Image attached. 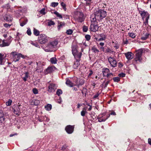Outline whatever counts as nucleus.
Segmentation results:
<instances>
[{
	"mask_svg": "<svg viewBox=\"0 0 151 151\" xmlns=\"http://www.w3.org/2000/svg\"><path fill=\"white\" fill-rule=\"evenodd\" d=\"M107 15V12L104 9H100L94 12L91 16V22H94L96 20L100 21L103 19Z\"/></svg>",
	"mask_w": 151,
	"mask_h": 151,
	"instance_id": "nucleus-1",
	"label": "nucleus"
},
{
	"mask_svg": "<svg viewBox=\"0 0 151 151\" xmlns=\"http://www.w3.org/2000/svg\"><path fill=\"white\" fill-rule=\"evenodd\" d=\"M58 44L57 40H54L49 42L45 47V51L47 52H52L54 51V48Z\"/></svg>",
	"mask_w": 151,
	"mask_h": 151,
	"instance_id": "nucleus-2",
	"label": "nucleus"
},
{
	"mask_svg": "<svg viewBox=\"0 0 151 151\" xmlns=\"http://www.w3.org/2000/svg\"><path fill=\"white\" fill-rule=\"evenodd\" d=\"M139 13L142 19L144 20V18H146L145 21L144 22V24L145 25H148V20L150 18V14L147 12L145 11H139Z\"/></svg>",
	"mask_w": 151,
	"mask_h": 151,
	"instance_id": "nucleus-3",
	"label": "nucleus"
},
{
	"mask_svg": "<svg viewBox=\"0 0 151 151\" xmlns=\"http://www.w3.org/2000/svg\"><path fill=\"white\" fill-rule=\"evenodd\" d=\"M143 50L140 49L136 51V57L133 60V62L134 63L136 62L137 63V61L141 63L142 60V53Z\"/></svg>",
	"mask_w": 151,
	"mask_h": 151,
	"instance_id": "nucleus-4",
	"label": "nucleus"
},
{
	"mask_svg": "<svg viewBox=\"0 0 151 151\" xmlns=\"http://www.w3.org/2000/svg\"><path fill=\"white\" fill-rule=\"evenodd\" d=\"M11 54L12 55V58L15 62L19 61L21 57L23 58H25L24 55L21 53H18L16 52H12Z\"/></svg>",
	"mask_w": 151,
	"mask_h": 151,
	"instance_id": "nucleus-5",
	"label": "nucleus"
},
{
	"mask_svg": "<svg viewBox=\"0 0 151 151\" xmlns=\"http://www.w3.org/2000/svg\"><path fill=\"white\" fill-rule=\"evenodd\" d=\"M48 37L45 34H41L38 37V41L41 44H43L46 43L48 41Z\"/></svg>",
	"mask_w": 151,
	"mask_h": 151,
	"instance_id": "nucleus-6",
	"label": "nucleus"
},
{
	"mask_svg": "<svg viewBox=\"0 0 151 151\" xmlns=\"http://www.w3.org/2000/svg\"><path fill=\"white\" fill-rule=\"evenodd\" d=\"M110 116V114L109 116L105 113L100 114L98 117V121L99 122L105 121Z\"/></svg>",
	"mask_w": 151,
	"mask_h": 151,
	"instance_id": "nucleus-7",
	"label": "nucleus"
},
{
	"mask_svg": "<svg viewBox=\"0 0 151 151\" xmlns=\"http://www.w3.org/2000/svg\"><path fill=\"white\" fill-rule=\"evenodd\" d=\"M76 19L79 22H83L85 19L83 13L81 12H77Z\"/></svg>",
	"mask_w": 151,
	"mask_h": 151,
	"instance_id": "nucleus-8",
	"label": "nucleus"
},
{
	"mask_svg": "<svg viewBox=\"0 0 151 151\" xmlns=\"http://www.w3.org/2000/svg\"><path fill=\"white\" fill-rule=\"evenodd\" d=\"M57 87L55 84L53 83H50L48 86V89L47 91L49 93H52L55 91L57 89Z\"/></svg>",
	"mask_w": 151,
	"mask_h": 151,
	"instance_id": "nucleus-9",
	"label": "nucleus"
},
{
	"mask_svg": "<svg viewBox=\"0 0 151 151\" xmlns=\"http://www.w3.org/2000/svg\"><path fill=\"white\" fill-rule=\"evenodd\" d=\"M108 60L112 67L114 68L117 66L116 61L114 57H110L108 58Z\"/></svg>",
	"mask_w": 151,
	"mask_h": 151,
	"instance_id": "nucleus-10",
	"label": "nucleus"
},
{
	"mask_svg": "<svg viewBox=\"0 0 151 151\" xmlns=\"http://www.w3.org/2000/svg\"><path fill=\"white\" fill-rule=\"evenodd\" d=\"M74 126L68 125L66 126L65 128V130L68 134H72L74 131Z\"/></svg>",
	"mask_w": 151,
	"mask_h": 151,
	"instance_id": "nucleus-11",
	"label": "nucleus"
},
{
	"mask_svg": "<svg viewBox=\"0 0 151 151\" xmlns=\"http://www.w3.org/2000/svg\"><path fill=\"white\" fill-rule=\"evenodd\" d=\"M66 80L65 83L68 86L71 87L76 86V84L73 83L70 79L67 78Z\"/></svg>",
	"mask_w": 151,
	"mask_h": 151,
	"instance_id": "nucleus-12",
	"label": "nucleus"
},
{
	"mask_svg": "<svg viewBox=\"0 0 151 151\" xmlns=\"http://www.w3.org/2000/svg\"><path fill=\"white\" fill-rule=\"evenodd\" d=\"M99 27L97 24H92L90 26L91 30L93 32H96L98 29Z\"/></svg>",
	"mask_w": 151,
	"mask_h": 151,
	"instance_id": "nucleus-13",
	"label": "nucleus"
},
{
	"mask_svg": "<svg viewBox=\"0 0 151 151\" xmlns=\"http://www.w3.org/2000/svg\"><path fill=\"white\" fill-rule=\"evenodd\" d=\"M124 54L128 60H131L133 58V54L131 52L125 53Z\"/></svg>",
	"mask_w": 151,
	"mask_h": 151,
	"instance_id": "nucleus-14",
	"label": "nucleus"
},
{
	"mask_svg": "<svg viewBox=\"0 0 151 151\" xmlns=\"http://www.w3.org/2000/svg\"><path fill=\"white\" fill-rule=\"evenodd\" d=\"M110 70L109 69L106 68H104L102 69V72L104 76H106L109 73Z\"/></svg>",
	"mask_w": 151,
	"mask_h": 151,
	"instance_id": "nucleus-15",
	"label": "nucleus"
},
{
	"mask_svg": "<svg viewBox=\"0 0 151 151\" xmlns=\"http://www.w3.org/2000/svg\"><path fill=\"white\" fill-rule=\"evenodd\" d=\"M13 112L14 114L18 116L19 115L20 113L19 106H17L15 109H14Z\"/></svg>",
	"mask_w": 151,
	"mask_h": 151,
	"instance_id": "nucleus-16",
	"label": "nucleus"
},
{
	"mask_svg": "<svg viewBox=\"0 0 151 151\" xmlns=\"http://www.w3.org/2000/svg\"><path fill=\"white\" fill-rule=\"evenodd\" d=\"M9 45V42H8L6 40H3L2 43L0 44V47H4L5 46H7Z\"/></svg>",
	"mask_w": 151,
	"mask_h": 151,
	"instance_id": "nucleus-17",
	"label": "nucleus"
},
{
	"mask_svg": "<svg viewBox=\"0 0 151 151\" xmlns=\"http://www.w3.org/2000/svg\"><path fill=\"white\" fill-rule=\"evenodd\" d=\"M5 20L7 22H11L12 20V18L9 14H6L4 17Z\"/></svg>",
	"mask_w": 151,
	"mask_h": 151,
	"instance_id": "nucleus-18",
	"label": "nucleus"
},
{
	"mask_svg": "<svg viewBox=\"0 0 151 151\" xmlns=\"http://www.w3.org/2000/svg\"><path fill=\"white\" fill-rule=\"evenodd\" d=\"M82 53L81 52H77L76 53V54H74L73 55L75 57V58L76 59H78L79 60H80V58H81Z\"/></svg>",
	"mask_w": 151,
	"mask_h": 151,
	"instance_id": "nucleus-19",
	"label": "nucleus"
},
{
	"mask_svg": "<svg viewBox=\"0 0 151 151\" xmlns=\"http://www.w3.org/2000/svg\"><path fill=\"white\" fill-rule=\"evenodd\" d=\"M72 52L73 55L76 54V53L78 52L77 50V46L76 45H72Z\"/></svg>",
	"mask_w": 151,
	"mask_h": 151,
	"instance_id": "nucleus-20",
	"label": "nucleus"
},
{
	"mask_svg": "<svg viewBox=\"0 0 151 151\" xmlns=\"http://www.w3.org/2000/svg\"><path fill=\"white\" fill-rule=\"evenodd\" d=\"M53 68L52 67H48L46 70L45 73L47 74L49 73H52L53 70Z\"/></svg>",
	"mask_w": 151,
	"mask_h": 151,
	"instance_id": "nucleus-21",
	"label": "nucleus"
},
{
	"mask_svg": "<svg viewBox=\"0 0 151 151\" xmlns=\"http://www.w3.org/2000/svg\"><path fill=\"white\" fill-rule=\"evenodd\" d=\"M4 115L2 110H0V121L2 122L4 120Z\"/></svg>",
	"mask_w": 151,
	"mask_h": 151,
	"instance_id": "nucleus-22",
	"label": "nucleus"
},
{
	"mask_svg": "<svg viewBox=\"0 0 151 151\" xmlns=\"http://www.w3.org/2000/svg\"><path fill=\"white\" fill-rule=\"evenodd\" d=\"M80 61L78 59H76V60L75 62L73 65V67L74 69L77 68L80 65Z\"/></svg>",
	"mask_w": 151,
	"mask_h": 151,
	"instance_id": "nucleus-23",
	"label": "nucleus"
},
{
	"mask_svg": "<svg viewBox=\"0 0 151 151\" xmlns=\"http://www.w3.org/2000/svg\"><path fill=\"white\" fill-rule=\"evenodd\" d=\"M84 80L83 79H81L79 81V83L78 84L77 83H76V86L78 87H79L80 86H81L83 85L84 83Z\"/></svg>",
	"mask_w": 151,
	"mask_h": 151,
	"instance_id": "nucleus-24",
	"label": "nucleus"
},
{
	"mask_svg": "<svg viewBox=\"0 0 151 151\" xmlns=\"http://www.w3.org/2000/svg\"><path fill=\"white\" fill-rule=\"evenodd\" d=\"M65 25V23L64 22H60L58 23V30L62 28Z\"/></svg>",
	"mask_w": 151,
	"mask_h": 151,
	"instance_id": "nucleus-25",
	"label": "nucleus"
},
{
	"mask_svg": "<svg viewBox=\"0 0 151 151\" xmlns=\"http://www.w3.org/2000/svg\"><path fill=\"white\" fill-rule=\"evenodd\" d=\"M50 61L52 64H55L57 63V60L55 58L53 57L50 58Z\"/></svg>",
	"mask_w": 151,
	"mask_h": 151,
	"instance_id": "nucleus-26",
	"label": "nucleus"
},
{
	"mask_svg": "<svg viewBox=\"0 0 151 151\" xmlns=\"http://www.w3.org/2000/svg\"><path fill=\"white\" fill-rule=\"evenodd\" d=\"M33 33L35 36H37L39 35L40 32L37 29L34 28L33 29Z\"/></svg>",
	"mask_w": 151,
	"mask_h": 151,
	"instance_id": "nucleus-27",
	"label": "nucleus"
},
{
	"mask_svg": "<svg viewBox=\"0 0 151 151\" xmlns=\"http://www.w3.org/2000/svg\"><path fill=\"white\" fill-rule=\"evenodd\" d=\"M111 81V80H108L105 83L104 81L102 84V85L104 88H105L107 86L108 84Z\"/></svg>",
	"mask_w": 151,
	"mask_h": 151,
	"instance_id": "nucleus-28",
	"label": "nucleus"
},
{
	"mask_svg": "<svg viewBox=\"0 0 151 151\" xmlns=\"http://www.w3.org/2000/svg\"><path fill=\"white\" fill-rule=\"evenodd\" d=\"M45 108L46 110L50 111L52 109V105L50 104H48L45 106Z\"/></svg>",
	"mask_w": 151,
	"mask_h": 151,
	"instance_id": "nucleus-29",
	"label": "nucleus"
},
{
	"mask_svg": "<svg viewBox=\"0 0 151 151\" xmlns=\"http://www.w3.org/2000/svg\"><path fill=\"white\" fill-rule=\"evenodd\" d=\"M29 73L28 72H26L25 73V76L22 78L23 80L25 82L27 80V79L29 77Z\"/></svg>",
	"mask_w": 151,
	"mask_h": 151,
	"instance_id": "nucleus-30",
	"label": "nucleus"
},
{
	"mask_svg": "<svg viewBox=\"0 0 151 151\" xmlns=\"http://www.w3.org/2000/svg\"><path fill=\"white\" fill-rule=\"evenodd\" d=\"M113 74L112 73H109L106 76L108 78V80H111V81L112 79Z\"/></svg>",
	"mask_w": 151,
	"mask_h": 151,
	"instance_id": "nucleus-31",
	"label": "nucleus"
},
{
	"mask_svg": "<svg viewBox=\"0 0 151 151\" xmlns=\"http://www.w3.org/2000/svg\"><path fill=\"white\" fill-rule=\"evenodd\" d=\"M81 92L83 95L86 96L87 93V89L86 88H83L81 90Z\"/></svg>",
	"mask_w": 151,
	"mask_h": 151,
	"instance_id": "nucleus-32",
	"label": "nucleus"
},
{
	"mask_svg": "<svg viewBox=\"0 0 151 151\" xmlns=\"http://www.w3.org/2000/svg\"><path fill=\"white\" fill-rule=\"evenodd\" d=\"M149 35V34L148 33H146L144 36H143L141 37V39L142 40H145L148 38Z\"/></svg>",
	"mask_w": 151,
	"mask_h": 151,
	"instance_id": "nucleus-33",
	"label": "nucleus"
},
{
	"mask_svg": "<svg viewBox=\"0 0 151 151\" xmlns=\"http://www.w3.org/2000/svg\"><path fill=\"white\" fill-rule=\"evenodd\" d=\"M92 50L93 52L95 53H98L99 52V50L95 47H92Z\"/></svg>",
	"mask_w": 151,
	"mask_h": 151,
	"instance_id": "nucleus-34",
	"label": "nucleus"
},
{
	"mask_svg": "<svg viewBox=\"0 0 151 151\" xmlns=\"http://www.w3.org/2000/svg\"><path fill=\"white\" fill-rule=\"evenodd\" d=\"M63 93L62 90L60 89H58L56 91V94L58 96H60Z\"/></svg>",
	"mask_w": 151,
	"mask_h": 151,
	"instance_id": "nucleus-35",
	"label": "nucleus"
},
{
	"mask_svg": "<svg viewBox=\"0 0 151 151\" xmlns=\"http://www.w3.org/2000/svg\"><path fill=\"white\" fill-rule=\"evenodd\" d=\"M61 6L62 7V8L65 11H66V4L64 3L63 2H62L61 3Z\"/></svg>",
	"mask_w": 151,
	"mask_h": 151,
	"instance_id": "nucleus-36",
	"label": "nucleus"
},
{
	"mask_svg": "<svg viewBox=\"0 0 151 151\" xmlns=\"http://www.w3.org/2000/svg\"><path fill=\"white\" fill-rule=\"evenodd\" d=\"M114 81L115 82H119L120 81V79L118 77H115L113 78Z\"/></svg>",
	"mask_w": 151,
	"mask_h": 151,
	"instance_id": "nucleus-37",
	"label": "nucleus"
},
{
	"mask_svg": "<svg viewBox=\"0 0 151 151\" xmlns=\"http://www.w3.org/2000/svg\"><path fill=\"white\" fill-rule=\"evenodd\" d=\"M54 14H55L57 17L61 19L63 17L61 15L59 14L58 12H54Z\"/></svg>",
	"mask_w": 151,
	"mask_h": 151,
	"instance_id": "nucleus-38",
	"label": "nucleus"
},
{
	"mask_svg": "<svg viewBox=\"0 0 151 151\" xmlns=\"http://www.w3.org/2000/svg\"><path fill=\"white\" fill-rule=\"evenodd\" d=\"M73 33V31L71 29H69L66 31V33L68 35H71Z\"/></svg>",
	"mask_w": 151,
	"mask_h": 151,
	"instance_id": "nucleus-39",
	"label": "nucleus"
},
{
	"mask_svg": "<svg viewBox=\"0 0 151 151\" xmlns=\"http://www.w3.org/2000/svg\"><path fill=\"white\" fill-rule=\"evenodd\" d=\"M58 4V2H52L51 4V6H52L55 7H56Z\"/></svg>",
	"mask_w": 151,
	"mask_h": 151,
	"instance_id": "nucleus-40",
	"label": "nucleus"
},
{
	"mask_svg": "<svg viewBox=\"0 0 151 151\" xmlns=\"http://www.w3.org/2000/svg\"><path fill=\"white\" fill-rule=\"evenodd\" d=\"M27 21V19H25L24 21L20 23V26L22 27L24 26L26 24Z\"/></svg>",
	"mask_w": 151,
	"mask_h": 151,
	"instance_id": "nucleus-41",
	"label": "nucleus"
},
{
	"mask_svg": "<svg viewBox=\"0 0 151 151\" xmlns=\"http://www.w3.org/2000/svg\"><path fill=\"white\" fill-rule=\"evenodd\" d=\"M128 35L130 37L133 38H134L136 37L135 34L134 33H129Z\"/></svg>",
	"mask_w": 151,
	"mask_h": 151,
	"instance_id": "nucleus-42",
	"label": "nucleus"
},
{
	"mask_svg": "<svg viewBox=\"0 0 151 151\" xmlns=\"http://www.w3.org/2000/svg\"><path fill=\"white\" fill-rule=\"evenodd\" d=\"M12 102V100L11 99H9L8 101L6 102V105L7 106H10L11 105Z\"/></svg>",
	"mask_w": 151,
	"mask_h": 151,
	"instance_id": "nucleus-43",
	"label": "nucleus"
},
{
	"mask_svg": "<svg viewBox=\"0 0 151 151\" xmlns=\"http://www.w3.org/2000/svg\"><path fill=\"white\" fill-rule=\"evenodd\" d=\"M30 43L31 44H32L34 46H35L36 47L40 48L39 45L37 43V42L34 43L32 41H31Z\"/></svg>",
	"mask_w": 151,
	"mask_h": 151,
	"instance_id": "nucleus-44",
	"label": "nucleus"
},
{
	"mask_svg": "<svg viewBox=\"0 0 151 151\" xmlns=\"http://www.w3.org/2000/svg\"><path fill=\"white\" fill-rule=\"evenodd\" d=\"M48 25L49 26H51L52 25H54L55 24V23L54 22L52 21V20H48Z\"/></svg>",
	"mask_w": 151,
	"mask_h": 151,
	"instance_id": "nucleus-45",
	"label": "nucleus"
},
{
	"mask_svg": "<svg viewBox=\"0 0 151 151\" xmlns=\"http://www.w3.org/2000/svg\"><path fill=\"white\" fill-rule=\"evenodd\" d=\"M88 30V27L87 26H83V32H86Z\"/></svg>",
	"mask_w": 151,
	"mask_h": 151,
	"instance_id": "nucleus-46",
	"label": "nucleus"
},
{
	"mask_svg": "<svg viewBox=\"0 0 151 151\" xmlns=\"http://www.w3.org/2000/svg\"><path fill=\"white\" fill-rule=\"evenodd\" d=\"M85 37L86 40L87 41H88L90 40L91 39V36L89 35H85Z\"/></svg>",
	"mask_w": 151,
	"mask_h": 151,
	"instance_id": "nucleus-47",
	"label": "nucleus"
},
{
	"mask_svg": "<svg viewBox=\"0 0 151 151\" xmlns=\"http://www.w3.org/2000/svg\"><path fill=\"white\" fill-rule=\"evenodd\" d=\"M6 40V42L7 41L8 42H9L10 44L12 41V37L10 36Z\"/></svg>",
	"mask_w": 151,
	"mask_h": 151,
	"instance_id": "nucleus-48",
	"label": "nucleus"
},
{
	"mask_svg": "<svg viewBox=\"0 0 151 151\" xmlns=\"http://www.w3.org/2000/svg\"><path fill=\"white\" fill-rule=\"evenodd\" d=\"M33 93L35 94H37L38 93V91L37 89L36 88H33L32 89Z\"/></svg>",
	"mask_w": 151,
	"mask_h": 151,
	"instance_id": "nucleus-49",
	"label": "nucleus"
},
{
	"mask_svg": "<svg viewBox=\"0 0 151 151\" xmlns=\"http://www.w3.org/2000/svg\"><path fill=\"white\" fill-rule=\"evenodd\" d=\"M111 52H112V51L110 50V49L109 48H108L107 49H106L105 52L108 53L109 52L111 53Z\"/></svg>",
	"mask_w": 151,
	"mask_h": 151,
	"instance_id": "nucleus-50",
	"label": "nucleus"
},
{
	"mask_svg": "<svg viewBox=\"0 0 151 151\" xmlns=\"http://www.w3.org/2000/svg\"><path fill=\"white\" fill-rule=\"evenodd\" d=\"M40 12L41 14H45V9L44 8H43L40 11Z\"/></svg>",
	"mask_w": 151,
	"mask_h": 151,
	"instance_id": "nucleus-51",
	"label": "nucleus"
},
{
	"mask_svg": "<svg viewBox=\"0 0 151 151\" xmlns=\"http://www.w3.org/2000/svg\"><path fill=\"white\" fill-rule=\"evenodd\" d=\"M27 33L29 35H30L31 34V29L30 28H29L27 29Z\"/></svg>",
	"mask_w": 151,
	"mask_h": 151,
	"instance_id": "nucleus-52",
	"label": "nucleus"
},
{
	"mask_svg": "<svg viewBox=\"0 0 151 151\" xmlns=\"http://www.w3.org/2000/svg\"><path fill=\"white\" fill-rule=\"evenodd\" d=\"M118 76L120 77H124L125 76V74L124 73H122L119 74Z\"/></svg>",
	"mask_w": 151,
	"mask_h": 151,
	"instance_id": "nucleus-53",
	"label": "nucleus"
},
{
	"mask_svg": "<svg viewBox=\"0 0 151 151\" xmlns=\"http://www.w3.org/2000/svg\"><path fill=\"white\" fill-rule=\"evenodd\" d=\"M11 26V24H9L7 23H5L4 24V26L6 28L10 27Z\"/></svg>",
	"mask_w": 151,
	"mask_h": 151,
	"instance_id": "nucleus-54",
	"label": "nucleus"
},
{
	"mask_svg": "<svg viewBox=\"0 0 151 151\" xmlns=\"http://www.w3.org/2000/svg\"><path fill=\"white\" fill-rule=\"evenodd\" d=\"M39 103V101L37 100H35L34 102V104L35 105H37Z\"/></svg>",
	"mask_w": 151,
	"mask_h": 151,
	"instance_id": "nucleus-55",
	"label": "nucleus"
},
{
	"mask_svg": "<svg viewBox=\"0 0 151 151\" xmlns=\"http://www.w3.org/2000/svg\"><path fill=\"white\" fill-rule=\"evenodd\" d=\"M86 113V111H82L81 112V115L82 116H83L85 115Z\"/></svg>",
	"mask_w": 151,
	"mask_h": 151,
	"instance_id": "nucleus-56",
	"label": "nucleus"
},
{
	"mask_svg": "<svg viewBox=\"0 0 151 151\" xmlns=\"http://www.w3.org/2000/svg\"><path fill=\"white\" fill-rule=\"evenodd\" d=\"M38 68H39L38 67L36 69V71H37L38 72L40 73L43 70L42 69H39Z\"/></svg>",
	"mask_w": 151,
	"mask_h": 151,
	"instance_id": "nucleus-57",
	"label": "nucleus"
},
{
	"mask_svg": "<svg viewBox=\"0 0 151 151\" xmlns=\"http://www.w3.org/2000/svg\"><path fill=\"white\" fill-rule=\"evenodd\" d=\"M90 73L88 75V77H90L93 74V72L92 70H90Z\"/></svg>",
	"mask_w": 151,
	"mask_h": 151,
	"instance_id": "nucleus-58",
	"label": "nucleus"
},
{
	"mask_svg": "<svg viewBox=\"0 0 151 151\" xmlns=\"http://www.w3.org/2000/svg\"><path fill=\"white\" fill-rule=\"evenodd\" d=\"M99 94L98 93H97L93 96V98H96L99 96Z\"/></svg>",
	"mask_w": 151,
	"mask_h": 151,
	"instance_id": "nucleus-59",
	"label": "nucleus"
},
{
	"mask_svg": "<svg viewBox=\"0 0 151 151\" xmlns=\"http://www.w3.org/2000/svg\"><path fill=\"white\" fill-rule=\"evenodd\" d=\"M100 36L102 37H105V39H106V35L104 34H102L100 35Z\"/></svg>",
	"mask_w": 151,
	"mask_h": 151,
	"instance_id": "nucleus-60",
	"label": "nucleus"
},
{
	"mask_svg": "<svg viewBox=\"0 0 151 151\" xmlns=\"http://www.w3.org/2000/svg\"><path fill=\"white\" fill-rule=\"evenodd\" d=\"M109 114H110V115H116V113L114 111H112V112H111Z\"/></svg>",
	"mask_w": 151,
	"mask_h": 151,
	"instance_id": "nucleus-61",
	"label": "nucleus"
},
{
	"mask_svg": "<svg viewBox=\"0 0 151 151\" xmlns=\"http://www.w3.org/2000/svg\"><path fill=\"white\" fill-rule=\"evenodd\" d=\"M100 49H101L102 51L104 52H105V49H104V47H100Z\"/></svg>",
	"mask_w": 151,
	"mask_h": 151,
	"instance_id": "nucleus-62",
	"label": "nucleus"
},
{
	"mask_svg": "<svg viewBox=\"0 0 151 151\" xmlns=\"http://www.w3.org/2000/svg\"><path fill=\"white\" fill-rule=\"evenodd\" d=\"M148 143L150 145H151V139L149 138L148 139Z\"/></svg>",
	"mask_w": 151,
	"mask_h": 151,
	"instance_id": "nucleus-63",
	"label": "nucleus"
},
{
	"mask_svg": "<svg viewBox=\"0 0 151 151\" xmlns=\"http://www.w3.org/2000/svg\"><path fill=\"white\" fill-rule=\"evenodd\" d=\"M118 66L119 67H121L123 66V65L121 63L119 62L118 63Z\"/></svg>",
	"mask_w": 151,
	"mask_h": 151,
	"instance_id": "nucleus-64",
	"label": "nucleus"
}]
</instances>
